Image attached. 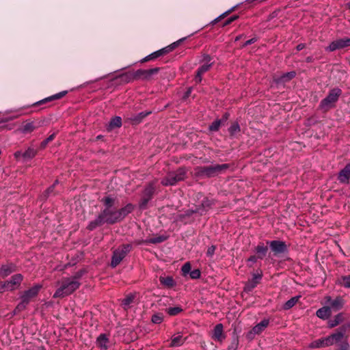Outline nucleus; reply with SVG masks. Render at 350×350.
Masks as SVG:
<instances>
[{
  "instance_id": "19",
  "label": "nucleus",
  "mask_w": 350,
  "mask_h": 350,
  "mask_svg": "<svg viewBox=\"0 0 350 350\" xmlns=\"http://www.w3.org/2000/svg\"><path fill=\"white\" fill-rule=\"evenodd\" d=\"M295 75H296V73L294 71L286 72V73L283 74L280 77L274 78V81L277 84L284 83L286 82L291 81L292 79H293L295 77Z\"/></svg>"
},
{
  "instance_id": "33",
  "label": "nucleus",
  "mask_w": 350,
  "mask_h": 350,
  "mask_svg": "<svg viewBox=\"0 0 350 350\" xmlns=\"http://www.w3.org/2000/svg\"><path fill=\"white\" fill-rule=\"evenodd\" d=\"M122 126V119L120 117L116 116L111 119L109 122L110 129H113L116 127H120Z\"/></svg>"
},
{
  "instance_id": "37",
  "label": "nucleus",
  "mask_w": 350,
  "mask_h": 350,
  "mask_svg": "<svg viewBox=\"0 0 350 350\" xmlns=\"http://www.w3.org/2000/svg\"><path fill=\"white\" fill-rule=\"evenodd\" d=\"M339 283L345 288H350V275L342 276L340 279Z\"/></svg>"
},
{
  "instance_id": "52",
  "label": "nucleus",
  "mask_w": 350,
  "mask_h": 350,
  "mask_svg": "<svg viewBox=\"0 0 350 350\" xmlns=\"http://www.w3.org/2000/svg\"><path fill=\"white\" fill-rule=\"evenodd\" d=\"M325 304H327L326 306H330L332 302H333L334 299H332L330 296H325Z\"/></svg>"
},
{
  "instance_id": "44",
  "label": "nucleus",
  "mask_w": 350,
  "mask_h": 350,
  "mask_svg": "<svg viewBox=\"0 0 350 350\" xmlns=\"http://www.w3.org/2000/svg\"><path fill=\"white\" fill-rule=\"evenodd\" d=\"M190 277L192 279H198L200 277L201 273L199 269H195L190 272Z\"/></svg>"
},
{
  "instance_id": "10",
  "label": "nucleus",
  "mask_w": 350,
  "mask_h": 350,
  "mask_svg": "<svg viewBox=\"0 0 350 350\" xmlns=\"http://www.w3.org/2000/svg\"><path fill=\"white\" fill-rule=\"evenodd\" d=\"M23 280V275L21 273L12 275L10 280H7V285H8V289H10V291L18 288Z\"/></svg>"
},
{
  "instance_id": "35",
  "label": "nucleus",
  "mask_w": 350,
  "mask_h": 350,
  "mask_svg": "<svg viewBox=\"0 0 350 350\" xmlns=\"http://www.w3.org/2000/svg\"><path fill=\"white\" fill-rule=\"evenodd\" d=\"M164 316L162 313H156L152 316L151 321L153 323L160 324L163 322Z\"/></svg>"
},
{
  "instance_id": "9",
  "label": "nucleus",
  "mask_w": 350,
  "mask_h": 350,
  "mask_svg": "<svg viewBox=\"0 0 350 350\" xmlns=\"http://www.w3.org/2000/svg\"><path fill=\"white\" fill-rule=\"evenodd\" d=\"M345 331V327H342L340 330H338L335 333L327 337H324L325 346L329 347L333 345L335 343L340 342L344 336V333Z\"/></svg>"
},
{
  "instance_id": "40",
  "label": "nucleus",
  "mask_w": 350,
  "mask_h": 350,
  "mask_svg": "<svg viewBox=\"0 0 350 350\" xmlns=\"http://www.w3.org/2000/svg\"><path fill=\"white\" fill-rule=\"evenodd\" d=\"M183 275H186L191 272V265L190 262H186L181 269Z\"/></svg>"
},
{
  "instance_id": "26",
  "label": "nucleus",
  "mask_w": 350,
  "mask_h": 350,
  "mask_svg": "<svg viewBox=\"0 0 350 350\" xmlns=\"http://www.w3.org/2000/svg\"><path fill=\"white\" fill-rule=\"evenodd\" d=\"M66 94H67V91H62V92H59V93H57L56 94H54V95H53L51 96L46 98L40 100L38 103V104H42V103H45L49 102V101H51L53 100L59 99V98H62L63 96H64Z\"/></svg>"
},
{
  "instance_id": "4",
  "label": "nucleus",
  "mask_w": 350,
  "mask_h": 350,
  "mask_svg": "<svg viewBox=\"0 0 350 350\" xmlns=\"http://www.w3.org/2000/svg\"><path fill=\"white\" fill-rule=\"evenodd\" d=\"M228 167V164H216L207 167H199L196 169V173L200 176L212 177L225 171Z\"/></svg>"
},
{
  "instance_id": "31",
  "label": "nucleus",
  "mask_w": 350,
  "mask_h": 350,
  "mask_svg": "<svg viewBox=\"0 0 350 350\" xmlns=\"http://www.w3.org/2000/svg\"><path fill=\"white\" fill-rule=\"evenodd\" d=\"M154 190H155L154 183H151L144 189L143 196L151 199L152 196L154 192Z\"/></svg>"
},
{
  "instance_id": "11",
  "label": "nucleus",
  "mask_w": 350,
  "mask_h": 350,
  "mask_svg": "<svg viewBox=\"0 0 350 350\" xmlns=\"http://www.w3.org/2000/svg\"><path fill=\"white\" fill-rule=\"evenodd\" d=\"M205 59H206V62L204 63V64H202L198 68V70L197 71V73H196V75L195 77V81L196 83H200L202 81L203 74L205 73L206 72H207L211 66V63H210V62H211L210 57L206 56Z\"/></svg>"
},
{
  "instance_id": "57",
  "label": "nucleus",
  "mask_w": 350,
  "mask_h": 350,
  "mask_svg": "<svg viewBox=\"0 0 350 350\" xmlns=\"http://www.w3.org/2000/svg\"><path fill=\"white\" fill-rule=\"evenodd\" d=\"M229 13H230V11L225 12L224 14L220 15L215 21H219L221 18H224Z\"/></svg>"
},
{
  "instance_id": "21",
  "label": "nucleus",
  "mask_w": 350,
  "mask_h": 350,
  "mask_svg": "<svg viewBox=\"0 0 350 350\" xmlns=\"http://www.w3.org/2000/svg\"><path fill=\"white\" fill-rule=\"evenodd\" d=\"M269 324V320L265 319L252 328L251 333L253 334H260Z\"/></svg>"
},
{
  "instance_id": "23",
  "label": "nucleus",
  "mask_w": 350,
  "mask_h": 350,
  "mask_svg": "<svg viewBox=\"0 0 350 350\" xmlns=\"http://www.w3.org/2000/svg\"><path fill=\"white\" fill-rule=\"evenodd\" d=\"M133 210V206L131 204H128L124 207L118 210L120 221L123 219L129 213H131Z\"/></svg>"
},
{
  "instance_id": "53",
  "label": "nucleus",
  "mask_w": 350,
  "mask_h": 350,
  "mask_svg": "<svg viewBox=\"0 0 350 350\" xmlns=\"http://www.w3.org/2000/svg\"><path fill=\"white\" fill-rule=\"evenodd\" d=\"M238 347V341L234 340L231 345L228 347V350H236Z\"/></svg>"
},
{
  "instance_id": "59",
  "label": "nucleus",
  "mask_w": 350,
  "mask_h": 350,
  "mask_svg": "<svg viewBox=\"0 0 350 350\" xmlns=\"http://www.w3.org/2000/svg\"><path fill=\"white\" fill-rule=\"evenodd\" d=\"M211 204H212V203H211V202H209L208 200H206V201H204V202L202 203V205H203L204 206H211Z\"/></svg>"
},
{
  "instance_id": "7",
  "label": "nucleus",
  "mask_w": 350,
  "mask_h": 350,
  "mask_svg": "<svg viewBox=\"0 0 350 350\" xmlns=\"http://www.w3.org/2000/svg\"><path fill=\"white\" fill-rule=\"evenodd\" d=\"M131 246L129 244L123 245L113 252L111 265L116 267L130 252Z\"/></svg>"
},
{
  "instance_id": "34",
  "label": "nucleus",
  "mask_w": 350,
  "mask_h": 350,
  "mask_svg": "<svg viewBox=\"0 0 350 350\" xmlns=\"http://www.w3.org/2000/svg\"><path fill=\"white\" fill-rule=\"evenodd\" d=\"M36 154V150L32 148H29L25 152L23 153V157L25 159H30L33 158Z\"/></svg>"
},
{
  "instance_id": "56",
  "label": "nucleus",
  "mask_w": 350,
  "mask_h": 350,
  "mask_svg": "<svg viewBox=\"0 0 350 350\" xmlns=\"http://www.w3.org/2000/svg\"><path fill=\"white\" fill-rule=\"evenodd\" d=\"M14 157L16 159H19L21 157H23V153L21 151H17L14 153Z\"/></svg>"
},
{
  "instance_id": "18",
  "label": "nucleus",
  "mask_w": 350,
  "mask_h": 350,
  "mask_svg": "<svg viewBox=\"0 0 350 350\" xmlns=\"http://www.w3.org/2000/svg\"><path fill=\"white\" fill-rule=\"evenodd\" d=\"M96 345L102 349H107L109 347V339L107 334H101L96 338Z\"/></svg>"
},
{
  "instance_id": "13",
  "label": "nucleus",
  "mask_w": 350,
  "mask_h": 350,
  "mask_svg": "<svg viewBox=\"0 0 350 350\" xmlns=\"http://www.w3.org/2000/svg\"><path fill=\"white\" fill-rule=\"evenodd\" d=\"M271 250L275 254L284 253L286 250V245L284 241H272L269 242Z\"/></svg>"
},
{
  "instance_id": "64",
  "label": "nucleus",
  "mask_w": 350,
  "mask_h": 350,
  "mask_svg": "<svg viewBox=\"0 0 350 350\" xmlns=\"http://www.w3.org/2000/svg\"><path fill=\"white\" fill-rule=\"evenodd\" d=\"M100 137H101V136H100V135H98V136L97 137V138H98V139H100Z\"/></svg>"
},
{
  "instance_id": "62",
  "label": "nucleus",
  "mask_w": 350,
  "mask_h": 350,
  "mask_svg": "<svg viewBox=\"0 0 350 350\" xmlns=\"http://www.w3.org/2000/svg\"><path fill=\"white\" fill-rule=\"evenodd\" d=\"M240 38H241V36H239L236 37L235 41L239 40Z\"/></svg>"
},
{
  "instance_id": "8",
  "label": "nucleus",
  "mask_w": 350,
  "mask_h": 350,
  "mask_svg": "<svg viewBox=\"0 0 350 350\" xmlns=\"http://www.w3.org/2000/svg\"><path fill=\"white\" fill-rule=\"evenodd\" d=\"M348 46H350V38H343L332 42L325 48V51L332 52Z\"/></svg>"
},
{
  "instance_id": "1",
  "label": "nucleus",
  "mask_w": 350,
  "mask_h": 350,
  "mask_svg": "<svg viewBox=\"0 0 350 350\" xmlns=\"http://www.w3.org/2000/svg\"><path fill=\"white\" fill-rule=\"evenodd\" d=\"M102 201L105 208L94 221L89 224L88 228L90 230H92L97 226H101L105 223L112 224L120 221L118 210L113 208L115 200L110 197H105Z\"/></svg>"
},
{
  "instance_id": "46",
  "label": "nucleus",
  "mask_w": 350,
  "mask_h": 350,
  "mask_svg": "<svg viewBox=\"0 0 350 350\" xmlns=\"http://www.w3.org/2000/svg\"><path fill=\"white\" fill-rule=\"evenodd\" d=\"M150 200V198H148L144 196H142V200L139 204V206L141 208H145L148 201Z\"/></svg>"
},
{
  "instance_id": "38",
  "label": "nucleus",
  "mask_w": 350,
  "mask_h": 350,
  "mask_svg": "<svg viewBox=\"0 0 350 350\" xmlns=\"http://www.w3.org/2000/svg\"><path fill=\"white\" fill-rule=\"evenodd\" d=\"M166 311L169 315L175 316L180 313L183 311V309L180 307H173L167 308Z\"/></svg>"
},
{
  "instance_id": "50",
  "label": "nucleus",
  "mask_w": 350,
  "mask_h": 350,
  "mask_svg": "<svg viewBox=\"0 0 350 350\" xmlns=\"http://www.w3.org/2000/svg\"><path fill=\"white\" fill-rule=\"evenodd\" d=\"M262 278V274L261 273H255L253 275V278L252 279V282H254L255 281H258V284L259 283L260 280Z\"/></svg>"
},
{
  "instance_id": "58",
  "label": "nucleus",
  "mask_w": 350,
  "mask_h": 350,
  "mask_svg": "<svg viewBox=\"0 0 350 350\" xmlns=\"http://www.w3.org/2000/svg\"><path fill=\"white\" fill-rule=\"evenodd\" d=\"M305 47V45L304 44H299L297 46V51H301Z\"/></svg>"
},
{
  "instance_id": "47",
  "label": "nucleus",
  "mask_w": 350,
  "mask_h": 350,
  "mask_svg": "<svg viewBox=\"0 0 350 350\" xmlns=\"http://www.w3.org/2000/svg\"><path fill=\"white\" fill-rule=\"evenodd\" d=\"M54 137H55V134L51 135L49 137H48L45 140H44L41 143V147L43 148H45L46 146L48 144V143L51 142L54 139Z\"/></svg>"
},
{
  "instance_id": "22",
  "label": "nucleus",
  "mask_w": 350,
  "mask_h": 350,
  "mask_svg": "<svg viewBox=\"0 0 350 350\" xmlns=\"http://www.w3.org/2000/svg\"><path fill=\"white\" fill-rule=\"evenodd\" d=\"M345 304L344 299L342 297L338 296L335 299H334L333 302H332V304L330 305V310L334 311H338L340 310L343 308V306Z\"/></svg>"
},
{
  "instance_id": "3",
  "label": "nucleus",
  "mask_w": 350,
  "mask_h": 350,
  "mask_svg": "<svg viewBox=\"0 0 350 350\" xmlns=\"http://www.w3.org/2000/svg\"><path fill=\"white\" fill-rule=\"evenodd\" d=\"M42 288V284H35L29 289L25 291L21 296V302L16 306L14 312H19L25 309L29 303L35 298L41 288Z\"/></svg>"
},
{
  "instance_id": "32",
  "label": "nucleus",
  "mask_w": 350,
  "mask_h": 350,
  "mask_svg": "<svg viewBox=\"0 0 350 350\" xmlns=\"http://www.w3.org/2000/svg\"><path fill=\"white\" fill-rule=\"evenodd\" d=\"M256 251L258 254V258H262L267 252V247L265 246L263 244H259L256 247Z\"/></svg>"
},
{
  "instance_id": "28",
  "label": "nucleus",
  "mask_w": 350,
  "mask_h": 350,
  "mask_svg": "<svg viewBox=\"0 0 350 350\" xmlns=\"http://www.w3.org/2000/svg\"><path fill=\"white\" fill-rule=\"evenodd\" d=\"M300 296H295L288 300L283 306L284 310H289L293 308L299 301Z\"/></svg>"
},
{
  "instance_id": "63",
  "label": "nucleus",
  "mask_w": 350,
  "mask_h": 350,
  "mask_svg": "<svg viewBox=\"0 0 350 350\" xmlns=\"http://www.w3.org/2000/svg\"><path fill=\"white\" fill-rule=\"evenodd\" d=\"M347 6L349 8H350V2L347 3Z\"/></svg>"
},
{
  "instance_id": "49",
  "label": "nucleus",
  "mask_w": 350,
  "mask_h": 350,
  "mask_svg": "<svg viewBox=\"0 0 350 350\" xmlns=\"http://www.w3.org/2000/svg\"><path fill=\"white\" fill-rule=\"evenodd\" d=\"M215 251V246L211 245L208 248L207 252H206V255L208 256H212L214 254Z\"/></svg>"
},
{
  "instance_id": "30",
  "label": "nucleus",
  "mask_w": 350,
  "mask_h": 350,
  "mask_svg": "<svg viewBox=\"0 0 350 350\" xmlns=\"http://www.w3.org/2000/svg\"><path fill=\"white\" fill-rule=\"evenodd\" d=\"M309 347L312 349L326 347L324 338H321L312 341L309 345Z\"/></svg>"
},
{
  "instance_id": "14",
  "label": "nucleus",
  "mask_w": 350,
  "mask_h": 350,
  "mask_svg": "<svg viewBox=\"0 0 350 350\" xmlns=\"http://www.w3.org/2000/svg\"><path fill=\"white\" fill-rule=\"evenodd\" d=\"M16 271V267L13 263H8L0 266V278H4Z\"/></svg>"
},
{
  "instance_id": "5",
  "label": "nucleus",
  "mask_w": 350,
  "mask_h": 350,
  "mask_svg": "<svg viewBox=\"0 0 350 350\" xmlns=\"http://www.w3.org/2000/svg\"><path fill=\"white\" fill-rule=\"evenodd\" d=\"M342 91L339 88H334L329 91L328 95L321 101L320 108L327 111L334 107L335 103L340 96Z\"/></svg>"
},
{
  "instance_id": "54",
  "label": "nucleus",
  "mask_w": 350,
  "mask_h": 350,
  "mask_svg": "<svg viewBox=\"0 0 350 350\" xmlns=\"http://www.w3.org/2000/svg\"><path fill=\"white\" fill-rule=\"evenodd\" d=\"M256 41V38H252L250 40H247L244 44L243 45V46H247V45H250V44H252L253 43H254Z\"/></svg>"
},
{
  "instance_id": "20",
  "label": "nucleus",
  "mask_w": 350,
  "mask_h": 350,
  "mask_svg": "<svg viewBox=\"0 0 350 350\" xmlns=\"http://www.w3.org/2000/svg\"><path fill=\"white\" fill-rule=\"evenodd\" d=\"M332 311L330 307L323 306L316 312V315L321 319L326 320L330 317Z\"/></svg>"
},
{
  "instance_id": "39",
  "label": "nucleus",
  "mask_w": 350,
  "mask_h": 350,
  "mask_svg": "<svg viewBox=\"0 0 350 350\" xmlns=\"http://www.w3.org/2000/svg\"><path fill=\"white\" fill-rule=\"evenodd\" d=\"M135 295L130 294L127 295L122 301V304L124 308L128 307L134 300Z\"/></svg>"
},
{
  "instance_id": "25",
  "label": "nucleus",
  "mask_w": 350,
  "mask_h": 350,
  "mask_svg": "<svg viewBox=\"0 0 350 350\" xmlns=\"http://www.w3.org/2000/svg\"><path fill=\"white\" fill-rule=\"evenodd\" d=\"M343 321L342 313H338L332 319H330L327 324L329 328L334 327L339 325Z\"/></svg>"
},
{
  "instance_id": "45",
  "label": "nucleus",
  "mask_w": 350,
  "mask_h": 350,
  "mask_svg": "<svg viewBox=\"0 0 350 350\" xmlns=\"http://www.w3.org/2000/svg\"><path fill=\"white\" fill-rule=\"evenodd\" d=\"M8 291H10V289H8V285H7V280L4 282H0V293Z\"/></svg>"
},
{
  "instance_id": "29",
  "label": "nucleus",
  "mask_w": 350,
  "mask_h": 350,
  "mask_svg": "<svg viewBox=\"0 0 350 350\" xmlns=\"http://www.w3.org/2000/svg\"><path fill=\"white\" fill-rule=\"evenodd\" d=\"M35 129L36 126H34L33 122H26L23 125V126L21 129V131L23 133H31Z\"/></svg>"
},
{
  "instance_id": "48",
  "label": "nucleus",
  "mask_w": 350,
  "mask_h": 350,
  "mask_svg": "<svg viewBox=\"0 0 350 350\" xmlns=\"http://www.w3.org/2000/svg\"><path fill=\"white\" fill-rule=\"evenodd\" d=\"M258 284V281H255L252 282V281H249L248 283L245 285V290L250 291L254 288Z\"/></svg>"
},
{
  "instance_id": "6",
  "label": "nucleus",
  "mask_w": 350,
  "mask_h": 350,
  "mask_svg": "<svg viewBox=\"0 0 350 350\" xmlns=\"http://www.w3.org/2000/svg\"><path fill=\"white\" fill-rule=\"evenodd\" d=\"M186 177V170L184 168H180L176 172H170L161 180V184L164 186L174 185L178 182L183 180Z\"/></svg>"
},
{
  "instance_id": "16",
  "label": "nucleus",
  "mask_w": 350,
  "mask_h": 350,
  "mask_svg": "<svg viewBox=\"0 0 350 350\" xmlns=\"http://www.w3.org/2000/svg\"><path fill=\"white\" fill-rule=\"evenodd\" d=\"M174 46H169L167 47H165V48H163L162 49H160L157 51H155L154 53H152V54L148 55L147 57H146L144 59V62H147V61H149V60H151V59H156L160 56H162L167 53H169L170 51H171L172 49H173Z\"/></svg>"
},
{
  "instance_id": "41",
  "label": "nucleus",
  "mask_w": 350,
  "mask_h": 350,
  "mask_svg": "<svg viewBox=\"0 0 350 350\" xmlns=\"http://www.w3.org/2000/svg\"><path fill=\"white\" fill-rule=\"evenodd\" d=\"M166 237H158L156 238L150 239L149 240H147L146 242L150 243H158L164 241Z\"/></svg>"
},
{
  "instance_id": "24",
  "label": "nucleus",
  "mask_w": 350,
  "mask_h": 350,
  "mask_svg": "<svg viewBox=\"0 0 350 350\" xmlns=\"http://www.w3.org/2000/svg\"><path fill=\"white\" fill-rule=\"evenodd\" d=\"M185 342V338L183 337L181 334H177L175 336H173L172 337L171 342L170 344V347H180L183 345Z\"/></svg>"
},
{
  "instance_id": "36",
  "label": "nucleus",
  "mask_w": 350,
  "mask_h": 350,
  "mask_svg": "<svg viewBox=\"0 0 350 350\" xmlns=\"http://www.w3.org/2000/svg\"><path fill=\"white\" fill-rule=\"evenodd\" d=\"M150 113H151V111L141 112L137 116H135V118H132V120L135 123H139V122H140L142 121V119H144L145 117H146L147 116H148Z\"/></svg>"
},
{
  "instance_id": "27",
  "label": "nucleus",
  "mask_w": 350,
  "mask_h": 350,
  "mask_svg": "<svg viewBox=\"0 0 350 350\" xmlns=\"http://www.w3.org/2000/svg\"><path fill=\"white\" fill-rule=\"evenodd\" d=\"M160 282L166 287L170 288L175 285L173 278L170 276L160 277Z\"/></svg>"
},
{
  "instance_id": "17",
  "label": "nucleus",
  "mask_w": 350,
  "mask_h": 350,
  "mask_svg": "<svg viewBox=\"0 0 350 350\" xmlns=\"http://www.w3.org/2000/svg\"><path fill=\"white\" fill-rule=\"evenodd\" d=\"M225 335L224 334V327L223 325L219 323L216 325L214 328L212 338L215 340L221 342L225 339Z\"/></svg>"
},
{
  "instance_id": "42",
  "label": "nucleus",
  "mask_w": 350,
  "mask_h": 350,
  "mask_svg": "<svg viewBox=\"0 0 350 350\" xmlns=\"http://www.w3.org/2000/svg\"><path fill=\"white\" fill-rule=\"evenodd\" d=\"M240 131L239 125L237 123H233L229 128L230 134L234 135Z\"/></svg>"
},
{
  "instance_id": "60",
  "label": "nucleus",
  "mask_w": 350,
  "mask_h": 350,
  "mask_svg": "<svg viewBox=\"0 0 350 350\" xmlns=\"http://www.w3.org/2000/svg\"><path fill=\"white\" fill-rule=\"evenodd\" d=\"M191 88H189V89L188 90L187 92V96H189V94L191 93Z\"/></svg>"
},
{
  "instance_id": "15",
  "label": "nucleus",
  "mask_w": 350,
  "mask_h": 350,
  "mask_svg": "<svg viewBox=\"0 0 350 350\" xmlns=\"http://www.w3.org/2000/svg\"><path fill=\"white\" fill-rule=\"evenodd\" d=\"M338 180L341 183H348L350 180V163H348L338 174Z\"/></svg>"
},
{
  "instance_id": "51",
  "label": "nucleus",
  "mask_w": 350,
  "mask_h": 350,
  "mask_svg": "<svg viewBox=\"0 0 350 350\" xmlns=\"http://www.w3.org/2000/svg\"><path fill=\"white\" fill-rule=\"evenodd\" d=\"M237 18H238V16H232L226 21L224 25V26L228 25L230 24L232 22H233L234 21L237 20Z\"/></svg>"
},
{
  "instance_id": "55",
  "label": "nucleus",
  "mask_w": 350,
  "mask_h": 350,
  "mask_svg": "<svg viewBox=\"0 0 350 350\" xmlns=\"http://www.w3.org/2000/svg\"><path fill=\"white\" fill-rule=\"evenodd\" d=\"M247 260L248 262H256L257 260V257L255 256H252L248 258Z\"/></svg>"
},
{
  "instance_id": "2",
  "label": "nucleus",
  "mask_w": 350,
  "mask_h": 350,
  "mask_svg": "<svg viewBox=\"0 0 350 350\" xmlns=\"http://www.w3.org/2000/svg\"><path fill=\"white\" fill-rule=\"evenodd\" d=\"M84 273V270H80L72 277L62 278L58 283L59 286L55 292L53 297H64L72 294L79 288L80 279Z\"/></svg>"
},
{
  "instance_id": "61",
  "label": "nucleus",
  "mask_w": 350,
  "mask_h": 350,
  "mask_svg": "<svg viewBox=\"0 0 350 350\" xmlns=\"http://www.w3.org/2000/svg\"><path fill=\"white\" fill-rule=\"evenodd\" d=\"M37 350H46L44 347H40Z\"/></svg>"
},
{
  "instance_id": "12",
  "label": "nucleus",
  "mask_w": 350,
  "mask_h": 350,
  "mask_svg": "<svg viewBox=\"0 0 350 350\" xmlns=\"http://www.w3.org/2000/svg\"><path fill=\"white\" fill-rule=\"evenodd\" d=\"M159 68H152L148 70H138L135 73V77L141 79H149L150 77L157 73Z\"/></svg>"
},
{
  "instance_id": "43",
  "label": "nucleus",
  "mask_w": 350,
  "mask_h": 350,
  "mask_svg": "<svg viewBox=\"0 0 350 350\" xmlns=\"http://www.w3.org/2000/svg\"><path fill=\"white\" fill-rule=\"evenodd\" d=\"M221 121L215 120L209 126V129L211 131H216L219 129L220 126Z\"/></svg>"
}]
</instances>
